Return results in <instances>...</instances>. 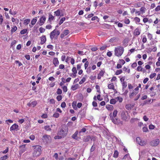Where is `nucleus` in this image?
I'll return each instance as SVG.
<instances>
[{
  "label": "nucleus",
  "instance_id": "1",
  "mask_svg": "<svg viewBox=\"0 0 160 160\" xmlns=\"http://www.w3.org/2000/svg\"><path fill=\"white\" fill-rule=\"evenodd\" d=\"M118 113V111L117 110H115L113 113L111 112L109 114V117L111 120L112 122L115 124H119L120 123H122V121H121L118 118H116V117L117 116Z\"/></svg>",
  "mask_w": 160,
  "mask_h": 160
},
{
  "label": "nucleus",
  "instance_id": "2",
  "mask_svg": "<svg viewBox=\"0 0 160 160\" xmlns=\"http://www.w3.org/2000/svg\"><path fill=\"white\" fill-rule=\"evenodd\" d=\"M68 132V127L64 125L58 130V134L61 135L63 138L66 137Z\"/></svg>",
  "mask_w": 160,
  "mask_h": 160
},
{
  "label": "nucleus",
  "instance_id": "3",
  "mask_svg": "<svg viewBox=\"0 0 160 160\" xmlns=\"http://www.w3.org/2000/svg\"><path fill=\"white\" fill-rule=\"evenodd\" d=\"M33 156L35 157H38L40 156L41 153V147L39 145L33 146Z\"/></svg>",
  "mask_w": 160,
  "mask_h": 160
},
{
  "label": "nucleus",
  "instance_id": "4",
  "mask_svg": "<svg viewBox=\"0 0 160 160\" xmlns=\"http://www.w3.org/2000/svg\"><path fill=\"white\" fill-rule=\"evenodd\" d=\"M124 49L123 47L119 46L115 48L114 51L115 55L118 57L121 56L123 54Z\"/></svg>",
  "mask_w": 160,
  "mask_h": 160
},
{
  "label": "nucleus",
  "instance_id": "5",
  "mask_svg": "<svg viewBox=\"0 0 160 160\" xmlns=\"http://www.w3.org/2000/svg\"><path fill=\"white\" fill-rule=\"evenodd\" d=\"M96 137L90 135L84 136L83 137L82 140L83 142H89L90 140L91 141L94 142L96 140Z\"/></svg>",
  "mask_w": 160,
  "mask_h": 160
},
{
  "label": "nucleus",
  "instance_id": "6",
  "mask_svg": "<svg viewBox=\"0 0 160 160\" xmlns=\"http://www.w3.org/2000/svg\"><path fill=\"white\" fill-rule=\"evenodd\" d=\"M42 139L44 142L47 143H50L51 142V137L49 135H45L43 136Z\"/></svg>",
  "mask_w": 160,
  "mask_h": 160
},
{
  "label": "nucleus",
  "instance_id": "7",
  "mask_svg": "<svg viewBox=\"0 0 160 160\" xmlns=\"http://www.w3.org/2000/svg\"><path fill=\"white\" fill-rule=\"evenodd\" d=\"M159 143V140L158 139H156L153 140L151 141L150 143V145L152 146H158Z\"/></svg>",
  "mask_w": 160,
  "mask_h": 160
},
{
  "label": "nucleus",
  "instance_id": "8",
  "mask_svg": "<svg viewBox=\"0 0 160 160\" xmlns=\"http://www.w3.org/2000/svg\"><path fill=\"white\" fill-rule=\"evenodd\" d=\"M128 113L127 111H122L121 113V116L122 119L123 120L127 121L128 119L127 115Z\"/></svg>",
  "mask_w": 160,
  "mask_h": 160
},
{
  "label": "nucleus",
  "instance_id": "9",
  "mask_svg": "<svg viewBox=\"0 0 160 160\" xmlns=\"http://www.w3.org/2000/svg\"><path fill=\"white\" fill-rule=\"evenodd\" d=\"M136 141L137 143L141 146H144L146 145V142L144 141L141 140L139 137L137 138Z\"/></svg>",
  "mask_w": 160,
  "mask_h": 160
},
{
  "label": "nucleus",
  "instance_id": "10",
  "mask_svg": "<svg viewBox=\"0 0 160 160\" xmlns=\"http://www.w3.org/2000/svg\"><path fill=\"white\" fill-rule=\"evenodd\" d=\"M25 144H24L20 146V150L19 151V155H21L25 151Z\"/></svg>",
  "mask_w": 160,
  "mask_h": 160
},
{
  "label": "nucleus",
  "instance_id": "11",
  "mask_svg": "<svg viewBox=\"0 0 160 160\" xmlns=\"http://www.w3.org/2000/svg\"><path fill=\"white\" fill-rule=\"evenodd\" d=\"M46 20V18L45 17L42 16L39 19V21L37 23L39 24L40 26H42Z\"/></svg>",
  "mask_w": 160,
  "mask_h": 160
},
{
  "label": "nucleus",
  "instance_id": "12",
  "mask_svg": "<svg viewBox=\"0 0 160 160\" xmlns=\"http://www.w3.org/2000/svg\"><path fill=\"white\" fill-rule=\"evenodd\" d=\"M78 131H76L75 133L72 135V138L73 139H75L77 140H78L80 138L78 136Z\"/></svg>",
  "mask_w": 160,
  "mask_h": 160
},
{
  "label": "nucleus",
  "instance_id": "13",
  "mask_svg": "<svg viewBox=\"0 0 160 160\" xmlns=\"http://www.w3.org/2000/svg\"><path fill=\"white\" fill-rule=\"evenodd\" d=\"M37 104V102L36 101H34L32 102H29L27 104V105L29 107H34Z\"/></svg>",
  "mask_w": 160,
  "mask_h": 160
},
{
  "label": "nucleus",
  "instance_id": "14",
  "mask_svg": "<svg viewBox=\"0 0 160 160\" xmlns=\"http://www.w3.org/2000/svg\"><path fill=\"white\" fill-rule=\"evenodd\" d=\"M18 127V125L16 124H14L10 128V130L11 131L14 130L16 129H17Z\"/></svg>",
  "mask_w": 160,
  "mask_h": 160
},
{
  "label": "nucleus",
  "instance_id": "15",
  "mask_svg": "<svg viewBox=\"0 0 160 160\" xmlns=\"http://www.w3.org/2000/svg\"><path fill=\"white\" fill-rule=\"evenodd\" d=\"M56 32V29H54L52 32L50 34V38L51 40H52L54 36L55 35Z\"/></svg>",
  "mask_w": 160,
  "mask_h": 160
},
{
  "label": "nucleus",
  "instance_id": "16",
  "mask_svg": "<svg viewBox=\"0 0 160 160\" xmlns=\"http://www.w3.org/2000/svg\"><path fill=\"white\" fill-rule=\"evenodd\" d=\"M41 42L40 43L41 44H43L46 41V38L45 36L42 35L41 37Z\"/></svg>",
  "mask_w": 160,
  "mask_h": 160
},
{
  "label": "nucleus",
  "instance_id": "17",
  "mask_svg": "<svg viewBox=\"0 0 160 160\" xmlns=\"http://www.w3.org/2000/svg\"><path fill=\"white\" fill-rule=\"evenodd\" d=\"M59 63L58 58H54L53 60V63L54 65L55 66H57L58 65Z\"/></svg>",
  "mask_w": 160,
  "mask_h": 160
},
{
  "label": "nucleus",
  "instance_id": "18",
  "mask_svg": "<svg viewBox=\"0 0 160 160\" xmlns=\"http://www.w3.org/2000/svg\"><path fill=\"white\" fill-rule=\"evenodd\" d=\"M140 33V31H139L138 28H136L134 32V34L135 36L139 35Z\"/></svg>",
  "mask_w": 160,
  "mask_h": 160
},
{
  "label": "nucleus",
  "instance_id": "19",
  "mask_svg": "<svg viewBox=\"0 0 160 160\" xmlns=\"http://www.w3.org/2000/svg\"><path fill=\"white\" fill-rule=\"evenodd\" d=\"M54 19H55V17L52 16L51 13H49L48 21H49L50 22H51L52 21L54 20Z\"/></svg>",
  "mask_w": 160,
  "mask_h": 160
},
{
  "label": "nucleus",
  "instance_id": "20",
  "mask_svg": "<svg viewBox=\"0 0 160 160\" xmlns=\"http://www.w3.org/2000/svg\"><path fill=\"white\" fill-rule=\"evenodd\" d=\"M108 88L109 89H112L114 91H116V90L114 88V86L113 83L108 84Z\"/></svg>",
  "mask_w": 160,
  "mask_h": 160
},
{
  "label": "nucleus",
  "instance_id": "21",
  "mask_svg": "<svg viewBox=\"0 0 160 160\" xmlns=\"http://www.w3.org/2000/svg\"><path fill=\"white\" fill-rule=\"evenodd\" d=\"M138 71H142L143 73L146 72V70L143 69L141 66H139L138 67L137 69Z\"/></svg>",
  "mask_w": 160,
  "mask_h": 160
},
{
  "label": "nucleus",
  "instance_id": "22",
  "mask_svg": "<svg viewBox=\"0 0 160 160\" xmlns=\"http://www.w3.org/2000/svg\"><path fill=\"white\" fill-rule=\"evenodd\" d=\"M96 149V145L95 144V142L93 143L92 146L91 148L90 149V154H91L92 152H93Z\"/></svg>",
  "mask_w": 160,
  "mask_h": 160
},
{
  "label": "nucleus",
  "instance_id": "23",
  "mask_svg": "<svg viewBox=\"0 0 160 160\" xmlns=\"http://www.w3.org/2000/svg\"><path fill=\"white\" fill-rule=\"evenodd\" d=\"M106 108L109 110H111L113 109V107L112 105L108 104L106 105Z\"/></svg>",
  "mask_w": 160,
  "mask_h": 160
},
{
  "label": "nucleus",
  "instance_id": "24",
  "mask_svg": "<svg viewBox=\"0 0 160 160\" xmlns=\"http://www.w3.org/2000/svg\"><path fill=\"white\" fill-rule=\"evenodd\" d=\"M117 102V101L116 100L115 98H112L111 99L110 101V103L111 104H114Z\"/></svg>",
  "mask_w": 160,
  "mask_h": 160
},
{
  "label": "nucleus",
  "instance_id": "25",
  "mask_svg": "<svg viewBox=\"0 0 160 160\" xmlns=\"http://www.w3.org/2000/svg\"><path fill=\"white\" fill-rule=\"evenodd\" d=\"M54 15L56 16H59L60 15V11L59 9H58L56 11L54 12Z\"/></svg>",
  "mask_w": 160,
  "mask_h": 160
},
{
  "label": "nucleus",
  "instance_id": "26",
  "mask_svg": "<svg viewBox=\"0 0 160 160\" xmlns=\"http://www.w3.org/2000/svg\"><path fill=\"white\" fill-rule=\"evenodd\" d=\"M77 102L74 101L72 103V107L74 110H76L77 108L76 106Z\"/></svg>",
  "mask_w": 160,
  "mask_h": 160
},
{
  "label": "nucleus",
  "instance_id": "27",
  "mask_svg": "<svg viewBox=\"0 0 160 160\" xmlns=\"http://www.w3.org/2000/svg\"><path fill=\"white\" fill-rule=\"evenodd\" d=\"M122 90H124L125 88L127 86V82H123L122 83Z\"/></svg>",
  "mask_w": 160,
  "mask_h": 160
},
{
  "label": "nucleus",
  "instance_id": "28",
  "mask_svg": "<svg viewBox=\"0 0 160 160\" xmlns=\"http://www.w3.org/2000/svg\"><path fill=\"white\" fill-rule=\"evenodd\" d=\"M118 152L117 150H115L113 155V157L115 158H117L118 157Z\"/></svg>",
  "mask_w": 160,
  "mask_h": 160
},
{
  "label": "nucleus",
  "instance_id": "29",
  "mask_svg": "<svg viewBox=\"0 0 160 160\" xmlns=\"http://www.w3.org/2000/svg\"><path fill=\"white\" fill-rule=\"evenodd\" d=\"M17 29V28L16 26H15L14 27L12 28L11 33L12 34L13 33L16 31Z\"/></svg>",
  "mask_w": 160,
  "mask_h": 160
},
{
  "label": "nucleus",
  "instance_id": "30",
  "mask_svg": "<svg viewBox=\"0 0 160 160\" xmlns=\"http://www.w3.org/2000/svg\"><path fill=\"white\" fill-rule=\"evenodd\" d=\"M30 22V19H25L24 21L23 24L24 25H27L29 24Z\"/></svg>",
  "mask_w": 160,
  "mask_h": 160
},
{
  "label": "nucleus",
  "instance_id": "31",
  "mask_svg": "<svg viewBox=\"0 0 160 160\" xmlns=\"http://www.w3.org/2000/svg\"><path fill=\"white\" fill-rule=\"evenodd\" d=\"M117 39L116 37H113L111 38L109 40V42H113L115 41Z\"/></svg>",
  "mask_w": 160,
  "mask_h": 160
},
{
  "label": "nucleus",
  "instance_id": "32",
  "mask_svg": "<svg viewBox=\"0 0 160 160\" xmlns=\"http://www.w3.org/2000/svg\"><path fill=\"white\" fill-rule=\"evenodd\" d=\"M8 158V155H4L3 157H1L0 158V160H6Z\"/></svg>",
  "mask_w": 160,
  "mask_h": 160
},
{
  "label": "nucleus",
  "instance_id": "33",
  "mask_svg": "<svg viewBox=\"0 0 160 160\" xmlns=\"http://www.w3.org/2000/svg\"><path fill=\"white\" fill-rule=\"evenodd\" d=\"M37 21V19L36 18H33L31 21V24L32 25H35V23Z\"/></svg>",
  "mask_w": 160,
  "mask_h": 160
},
{
  "label": "nucleus",
  "instance_id": "34",
  "mask_svg": "<svg viewBox=\"0 0 160 160\" xmlns=\"http://www.w3.org/2000/svg\"><path fill=\"white\" fill-rule=\"evenodd\" d=\"M27 31L28 30L27 29H24L22 30H21L20 33L21 34H24L26 33L27 32Z\"/></svg>",
  "mask_w": 160,
  "mask_h": 160
},
{
  "label": "nucleus",
  "instance_id": "35",
  "mask_svg": "<svg viewBox=\"0 0 160 160\" xmlns=\"http://www.w3.org/2000/svg\"><path fill=\"white\" fill-rule=\"evenodd\" d=\"M122 72V71L121 69L117 70L115 72V74L116 75H118Z\"/></svg>",
  "mask_w": 160,
  "mask_h": 160
},
{
  "label": "nucleus",
  "instance_id": "36",
  "mask_svg": "<svg viewBox=\"0 0 160 160\" xmlns=\"http://www.w3.org/2000/svg\"><path fill=\"white\" fill-rule=\"evenodd\" d=\"M44 129L47 131H50L51 130V129L49 126L47 125L44 127Z\"/></svg>",
  "mask_w": 160,
  "mask_h": 160
},
{
  "label": "nucleus",
  "instance_id": "37",
  "mask_svg": "<svg viewBox=\"0 0 160 160\" xmlns=\"http://www.w3.org/2000/svg\"><path fill=\"white\" fill-rule=\"evenodd\" d=\"M65 18H62L60 21H59V23H58V24H59V25H61L63 22L64 21H65Z\"/></svg>",
  "mask_w": 160,
  "mask_h": 160
},
{
  "label": "nucleus",
  "instance_id": "38",
  "mask_svg": "<svg viewBox=\"0 0 160 160\" xmlns=\"http://www.w3.org/2000/svg\"><path fill=\"white\" fill-rule=\"evenodd\" d=\"M131 104H127L125 106V108L126 109L128 110H131Z\"/></svg>",
  "mask_w": 160,
  "mask_h": 160
},
{
  "label": "nucleus",
  "instance_id": "39",
  "mask_svg": "<svg viewBox=\"0 0 160 160\" xmlns=\"http://www.w3.org/2000/svg\"><path fill=\"white\" fill-rule=\"evenodd\" d=\"M116 99H117V101H118L120 102H122L123 100L122 98L120 97H117L116 98Z\"/></svg>",
  "mask_w": 160,
  "mask_h": 160
},
{
  "label": "nucleus",
  "instance_id": "40",
  "mask_svg": "<svg viewBox=\"0 0 160 160\" xmlns=\"http://www.w3.org/2000/svg\"><path fill=\"white\" fill-rule=\"evenodd\" d=\"M62 138H63L62 137V136L61 135H58H58L55 136L54 138L55 139H60Z\"/></svg>",
  "mask_w": 160,
  "mask_h": 160
},
{
  "label": "nucleus",
  "instance_id": "41",
  "mask_svg": "<svg viewBox=\"0 0 160 160\" xmlns=\"http://www.w3.org/2000/svg\"><path fill=\"white\" fill-rule=\"evenodd\" d=\"M86 80V78L85 77H83L82 80L79 82V83L80 84H81L84 83Z\"/></svg>",
  "mask_w": 160,
  "mask_h": 160
},
{
  "label": "nucleus",
  "instance_id": "42",
  "mask_svg": "<svg viewBox=\"0 0 160 160\" xmlns=\"http://www.w3.org/2000/svg\"><path fill=\"white\" fill-rule=\"evenodd\" d=\"M45 29L44 28L41 27L39 28V31L40 33H42L45 31Z\"/></svg>",
  "mask_w": 160,
  "mask_h": 160
},
{
  "label": "nucleus",
  "instance_id": "43",
  "mask_svg": "<svg viewBox=\"0 0 160 160\" xmlns=\"http://www.w3.org/2000/svg\"><path fill=\"white\" fill-rule=\"evenodd\" d=\"M62 90L61 89L58 88L57 90V93L58 95H60L62 93Z\"/></svg>",
  "mask_w": 160,
  "mask_h": 160
},
{
  "label": "nucleus",
  "instance_id": "44",
  "mask_svg": "<svg viewBox=\"0 0 160 160\" xmlns=\"http://www.w3.org/2000/svg\"><path fill=\"white\" fill-rule=\"evenodd\" d=\"M53 116L54 118H58L59 116V114L58 113L55 112L53 114Z\"/></svg>",
  "mask_w": 160,
  "mask_h": 160
},
{
  "label": "nucleus",
  "instance_id": "45",
  "mask_svg": "<svg viewBox=\"0 0 160 160\" xmlns=\"http://www.w3.org/2000/svg\"><path fill=\"white\" fill-rule=\"evenodd\" d=\"M69 32V31L68 30H64L63 32V33H64V34L66 36L68 34Z\"/></svg>",
  "mask_w": 160,
  "mask_h": 160
},
{
  "label": "nucleus",
  "instance_id": "46",
  "mask_svg": "<svg viewBox=\"0 0 160 160\" xmlns=\"http://www.w3.org/2000/svg\"><path fill=\"white\" fill-rule=\"evenodd\" d=\"M63 91L64 92H66L67 91L68 89L66 86H64L62 87Z\"/></svg>",
  "mask_w": 160,
  "mask_h": 160
},
{
  "label": "nucleus",
  "instance_id": "47",
  "mask_svg": "<svg viewBox=\"0 0 160 160\" xmlns=\"http://www.w3.org/2000/svg\"><path fill=\"white\" fill-rule=\"evenodd\" d=\"M138 93V92H132V93H131L130 95H129V97L132 98V97L135 94V95H136V94H137Z\"/></svg>",
  "mask_w": 160,
  "mask_h": 160
},
{
  "label": "nucleus",
  "instance_id": "48",
  "mask_svg": "<svg viewBox=\"0 0 160 160\" xmlns=\"http://www.w3.org/2000/svg\"><path fill=\"white\" fill-rule=\"evenodd\" d=\"M57 99L58 101H60L62 99V96L61 95H59L57 97Z\"/></svg>",
  "mask_w": 160,
  "mask_h": 160
},
{
  "label": "nucleus",
  "instance_id": "49",
  "mask_svg": "<svg viewBox=\"0 0 160 160\" xmlns=\"http://www.w3.org/2000/svg\"><path fill=\"white\" fill-rule=\"evenodd\" d=\"M101 95L100 94H98L97 95V99L98 100L100 101H101L102 100V98H101Z\"/></svg>",
  "mask_w": 160,
  "mask_h": 160
},
{
  "label": "nucleus",
  "instance_id": "50",
  "mask_svg": "<svg viewBox=\"0 0 160 160\" xmlns=\"http://www.w3.org/2000/svg\"><path fill=\"white\" fill-rule=\"evenodd\" d=\"M61 106L62 108H65L66 106V104L64 102H62L61 105Z\"/></svg>",
  "mask_w": 160,
  "mask_h": 160
},
{
  "label": "nucleus",
  "instance_id": "51",
  "mask_svg": "<svg viewBox=\"0 0 160 160\" xmlns=\"http://www.w3.org/2000/svg\"><path fill=\"white\" fill-rule=\"evenodd\" d=\"M72 70V71L73 72V73H77V72L76 68L75 67H73Z\"/></svg>",
  "mask_w": 160,
  "mask_h": 160
},
{
  "label": "nucleus",
  "instance_id": "52",
  "mask_svg": "<svg viewBox=\"0 0 160 160\" xmlns=\"http://www.w3.org/2000/svg\"><path fill=\"white\" fill-rule=\"evenodd\" d=\"M105 72V71H103V70H101L99 73L98 74L99 75H100L101 76H103V74H104V73Z\"/></svg>",
  "mask_w": 160,
  "mask_h": 160
},
{
  "label": "nucleus",
  "instance_id": "53",
  "mask_svg": "<svg viewBox=\"0 0 160 160\" xmlns=\"http://www.w3.org/2000/svg\"><path fill=\"white\" fill-rule=\"evenodd\" d=\"M155 128V126L152 124H150L149 126V128L150 129H153Z\"/></svg>",
  "mask_w": 160,
  "mask_h": 160
},
{
  "label": "nucleus",
  "instance_id": "54",
  "mask_svg": "<svg viewBox=\"0 0 160 160\" xmlns=\"http://www.w3.org/2000/svg\"><path fill=\"white\" fill-rule=\"evenodd\" d=\"M3 21V17L2 14H0V24H1Z\"/></svg>",
  "mask_w": 160,
  "mask_h": 160
},
{
  "label": "nucleus",
  "instance_id": "55",
  "mask_svg": "<svg viewBox=\"0 0 160 160\" xmlns=\"http://www.w3.org/2000/svg\"><path fill=\"white\" fill-rule=\"evenodd\" d=\"M156 73H155L151 74L150 76V78L151 79L153 78L156 75Z\"/></svg>",
  "mask_w": 160,
  "mask_h": 160
},
{
  "label": "nucleus",
  "instance_id": "56",
  "mask_svg": "<svg viewBox=\"0 0 160 160\" xmlns=\"http://www.w3.org/2000/svg\"><path fill=\"white\" fill-rule=\"evenodd\" d=\"M142 130L143 132H146L148 131V129L147 127H144L142 128Z\"/></svg>",
  "mask_w": 160,
  "mask_h": 160
},
{
  "label": "nucleus",
  "instance_id": "57",
  "mask_svg": "<svg viewBox=\"0 0 160 160\" xmlns=\"http://www.w3.org/2000/svg\"><path fill=\"white\" fill-rule=\"evenodd\" d=\"M89 62L88 61H86L84 64V67L85 69H86V68H87V67L88 66V65H89Z\"/></svg>",
  "mask_w": 160,
  "mask_h": 160
},
{
  "label": "nucleus",
  "instance_id": "58",
  "mask_svg": "<svg viewBox=\"0 0 160 160\" xmlns=\"http://www.w3.org/2000/svg\"><path fill=\"white\" fill-rule=\"evenodd\" d=\"M124 22L127 24H128L130 23V20L126 18L124 20Z\"/></svg>",
  "mask_w": 160,
  "mask_h": 160
},
{
  "label": "nucleus",
  "instance_id": "59",
  "mask_svg": "<svg viewBox=\"0 0 160 160\" xmlns=\"http://www.w3.org/2000/svg\"><path fill=\"white\" fill-rule=\"evenodd\" d=\"M8 149H9L8 148V147H7L6 149L5 150H4V151H3V152H2V153H3V154L6 153H7L8 152Z\"/></svg>",
  "mask_w": 160,
  "mask_h": 160
},
{
  "label": "nucleus",
  "instance_id": "60",
  "mask_svg": "<svg viewBox=\"0 0 160 160\" xmlns=\"http://www.w3.org/2000/svg\"><path fill=\"white\" fill-rule=\"evenodd\" d=\"M137 65V63L136 62H135L132 64L131 66H132V68H134L136 67Z\"/></svg>",
  "mask_w": 160,
  "mask_h": 160
},
{
  "label": "nucleus",
  "instance_id": "61",
  "mask_svg": "<svg viewBox=\"0 0 160 160\" xmlns=\"http://www.w3.org/2000/svg\"><path fill=\"white\" fill-rule=\"evenodd\" d=\"M138 119L135 118H132L130 121V122L131 123H133L135 121H136Z\"/></svg>",
  "mask_w": 160,
  "mask_h": 160
},
{
  "label": "nucleus",
  "instance_id": "62",
  "mask_svg": "<svg viewBox=\"0 0 160 160\" xmlns=\"http://www.w3.org/2000/svg\"><path fill=\"white\" fill-rule=\"evenodd\" d=\"M92 105L93 107H96L97 106V103L95 101H93L92 102Z\"/></svg>",
  "mask_w": 160,
  "mask_h": 160
},
{
  "label": "nucleus",
  "instance_id": "63",
  "mask_svg": "<svg viewBox=\"0 0 160 160\" xmlns=\"http://www.w3.org/2000/svg\"><path fill=\"white\" fill-rule=\"evenodd\" d=\"M41 117L42 118H46L48 117V115L46 113L43 114L41 116Z\"/></svg>",
  "mask_w": 160,
  "mask_h": 160
},
{
  "label": "nucleus",
  "instance_id": "64",
  "mask_svg": "<svg viewBox=\"0 0 160 160\" xmlns=\"http://www.w3.org/2000/svg\"><path fill=\"white\" fill-rule=\"evenodd\" d=\"M160 10V5L158 6L155 8V10L156 12H158Z\"/></svg>",
  "mask_w": 160,
  "mask_h": 160
}]
</instances>
